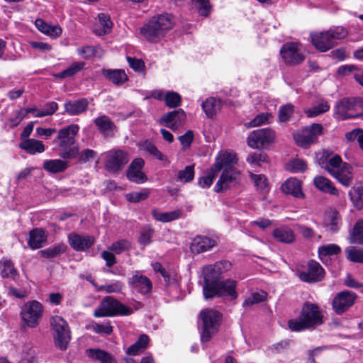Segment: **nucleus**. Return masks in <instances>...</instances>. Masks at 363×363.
Segmentation results:
<instances>
[{
    "instance_id": "41",
    "label": "nucleus",
    "mask_w": 363,
    "mask_h": 363,
    "mask_svg": "<svg viewBox=\"0 0 363 363\" xmlns=\"http://www.w3.org/2000/svg\"><path fill=\"white\" fill-rule=\"evenodd\" d=\"M1 274L3 278H11L16 280L18 277V273L14 267V264L11 259L4 258L0 262Z\"/></svg>"
},
{
    "instance_id": "6",
    "label": "nucleus",
    "mask_w": 363,
    "mask_h": 363,
    "mask_svg": "<svg viewBox=\"0 0 363 363\" xmlns=\"http://www.w3.org/2000/svg\"><path fill=\"white\" fill-rule=\"evenodd\" d=\"M200 317L202 322L201 341L207 342L218 332L221 315L218 311L206 309L201 312Z\"/></svg>"
},
{
    "instance_id": "28",
    "label": "nucleus",
    "mask_w": 363,
    "mask_h": 363,
    "mask_svg": "<svg viewBox=\"0 0 363 363\" xmlns=\"http://www.w3.org/2000/svg\"><path fill=\"white\" fill-rule=\"evenodd\" d=\"M335 172L332 173L330 175L335 178L340 184L345 186H349L352 180V173L351 166L345 162L341 164Z\"/></svg>"
},
{
    "instance_id": "32",
    "label": "nucleus",
    "mask_w": 363,
    "mask_h": 363,
    "mask_svg": "<svg viewBox=\"0 0 363 363\" xmlns=\"http://www.w3.org/2000/svg\"><path fill=\"white\" fill-rule=\"evenodd\" d=\"M35 26L39 31L52 38L60 36L62 32L60 26L49 25L41 18H38L35 21Z\"/></svg>"
},
{
    "instance_id": "60",
    "label": "nucleus",
    "mask_w": 363,
    "mask_h": 363,
    "mask_svg": "<svg viewBox=\"0 0 363 363\" xmlns=\"http://www.w3.org/2000/svg\"><path fill=\"white\" fill-rule=\"evenodd\" d=\"M149 191L143 189L142 191H133L125 194V199L129 202L137 203L145 200L149 196Z\"/></svg>"
},
{
    "instance_id": "47",
    "label": "nucleus",
    "mask_w": 363,
    "mask_h": 363,
    "mask_svg": "<svg viewBox=\"0 0 363 363\" xmlns=\"http://www.w3.org/2000/svg\"><path fill=\"white\" fill-rule=\"evenodd\" d=\"M330 109V105L328 102L321 99L318 101L317 105L313 106L311 108L306 109L305 111V113L308 118H313L318 116H320L326 112H328Z\"/></svg>"
},
{
    "instance_id": "7",
    "label": "nucleus",
    "mask_w": 363,
    "mask_h": 363,
    "mask_svg": "<svg viewBox=\"0 0 363 363\" xmlns=\"http://www.w3.org/2000/svg\"><path fill=\"white\" fill-rule=\"evenodd\" d=\"M43 306L38 301H29L23 304L21 308L20 316L22 320V327L35 328L43 317Z\"/></svg>"
},
{
    "instance_id": "23",
    "label": "nucleus",
    "mask_w": 363,
    "mask_h": 363,
    "mask_svg": "<svg viewBox=\"0 0 363 363\" xmlns=\"http://www.w3.org/2000/svg\"><path fill=\"white\" fill-rule=\"evenodd\" d=\"M79 130V127L77 124H71L65 128L60 129L55 140L58 141V146L62 144L74 145L75 143V137Z\"/></svg>"
},
{
    "instance_id": "8",
    "label": "nucleus",
    "mask_w": 363,
    "mask_h": 363,
    "mask_svg": "<svg viewBox=\"0 0 363 363\" xmlns=\"http://www.w3.org/2000/svg\"><path fill=\"white\" fill-rule=\"evenodd\" d=\"M50 323L54 331L55 345L61 350H65L71 339L68 323L60 315L52 316L50 318Z\"/></svg>"
},
{
    "instance_id": "3",
    "label": "nucleus",
    "mask_w": 363,
    "mask_h": 363,
    "mask_svg": "<svg viewBox=\"0 0 363 363\" xmlns=\"http://www.w3.org/2000/svg\"><path fill=\"white\" fill-rule=\"evenodd\" d=\"M174 23V18L171 14H160L153 16L143 25L140 32L147 41L155 43L164 36L167 30L172 28Z\"/></svg>"
},
{
    "instance_id": "17",
    "label": "nucleus",
    "mask_w": 363,
    "mask_h": 363,
    "mask_svg": "<svg viewBox=\"0 0 363 363\" xmlns=\"http://www.w3.org/2000/svg\"><path fill=\"white\" fill-rule=\"evenodd\" d=\"M324 269L321 265L314 260L308 262L307 269L299 272L298 277L305 282L312 283L320 281L324 276Z\"/></svg>"
},
{
    "instance_id": "33",
    "label": "nucleus",
    "mask_w": 363,
    "mask_h": 363,
    "mask_svg": "<svg viewBox=\"0 0 363 363\" xmlns=\"http://www.w3.org/2000/svg\"><path fill=\"white\" fill-rule=\"evenodd\" d=\"M19 147L30 155L42 153L45 150L43 142L35 139H28L21 141Z\"/></svg>"
},
{
    "instance_id": "57",
    "label": "nucleus",
    "mask_w": 363,
    "mask_h": 363,
    "mask_svg": "<svg viewBox=\"0 0 363 363\" xmlns=\"http://www.w3.org/2000/svg\"><path fill=\"white\" fill-rule=\"evenodd\" d=\"M347 258L357 263H363V249L355 247H350L346 250Z\"/></svg>"
},
{
    "instance_id": "24",
    "label": "nucleus",
    "mask_w": 363,
    "mask_h": 363,
    "mask_svg": "<svg viewBox=\"0 0 363 363\" xmlns=\"http://www.w3.org/2000/svg\"><path fill=\"white\" fill-rule=\"evenodd\" d=\"M311 43L320 52H325L334 47L328 31L311 34Z\"/></svg>"
},
{
    "instance_id": "20",
    "label": "nucleus",
    "mask_w": 363,
    "mask_h": 363,
    "mask_svg": "<svg viewBox=\"0 0 363 363\" xmlns=\"http://www.w3.org/2000/svg\"><path fill=\"white\" fill-rule=\"evenodd\" d=\"M185 119L186 113L180 108L163 115L160 119V123L175 131Z\"/></svg>"
},
{
    "instance_id": "54",
    "label": "nucleus",
    "mask_w": 363,
    "mask_h": 363,
    "mask_svg": "<svg viewBox=\"0 0 363 363\" xmlns=\"http://www.w3.org/2000/svg\"><path fill=\"white\" fill-rule=\"evenodd\" d=\"M351 242L363 245V220H358L351 233Z\"/></svg>"
},
{
    "instance_id": "22",
    "label": "nucleus",
    "mask_w": 363,
    "mask_h": 363,
    "mask_svg": "<svg viewBox=\"0 0 363 363\" xmlns=\"http://www.w3.org/2000/svg\"><path fill=\"white\" fill-rule=\"evenodd\" d=\"M217 245V240L204 235H198L191 240V252L200 254L210 250Z\"/></svg>"
},
{
    "instance_id": "31",
    "label": "nucleus",
    "mask_w": 363,
    "mask_h": 363,
    "mask_svg": "<svg viewBox=\"0 0 363 363\" xmlns=\"http://www.w3.org/2000/svg\"><path fill=\"white\" fill-rule=\"evenodd\" d=\"M236 155L233 152H225L216 157L213 164L216 171L220 172L223 167H231L232 164L237 163Z\"/></svg>"
},
{
    "instance_id": "21",
    "label": "nucleus",
    "mask_w": 363,
    "mask_h": 363,
    "mask_svg": "<svg viewBox=\"0 0 363 363\" xmlns=\"http://www.w3.org/2000/svg\"><path fill=\"white\" fill-rule=\"evenodd\" d=\"M68 242L74 250L82 252L90 248L94 244L95 239L91 235L72 233L68 235Z\"/></svg>"
},
{
    "instance_id": "30",
    "label": "nucleus",
    "mask_w": 363,
    "mask_h": 363,
    "mask_svg": "<svg viewBox=\"0 0 363 363\" xmlns=\"http://www.w3.org/2000/svg\"><path fill=\"white\" fill-rule=\"evenodd\" d=\"M272 235L277 241L285 244H291L296 240L294 232L287 226L275 228L273 230Z\"/></svg>"
},
{
    "instance_id": "18",
    "label": "nucleus",
    "mask_w": 363,
    "mask_h": 363,
    "mask_svg": "<svg viewBox=\"0 0 363 363\" xmlns=\"http://www.w3.org/2000/svg\"><path fill=\"white\" fill-rule=\"evenodd\" d=\"M145 165V161L142 158H135L130 164L126 176L129 181L137 184H143L147 180V177L142 171Z\"/></svg>"
},
{
    "instance_id": "56",
    "label": "nucleus",
    "mask_w": 363,
    "mask_h": 363,
    "mask_svg": "<svg viewBox=\"0 0 363 363\" xmlns=\"http://www.w3.org/2000/svg\"><path fill=\"white\" fill-rule=\"evenodd\" d=\"M218 171L213 166L206 173V175L199 178L198 181L199 185L202 188H208L213 184V180L216 179Z\"/></svg>"
},
{
    "instance_id": "42",
    "label": "nucleus",
    "mask_w": 363,
    "mask_h": 363,
    "mask_svg": "<svg viewBox=\"0 0 363 363\" xmlns=\"http://www.w3.org/2000/svg\"><path fill=\"white\" fill-rule=\"evenodd\" d=\"M202 108L208 118H212L220 108V101L213 97H210L201 104Z\"/></svg>"
},
{
    "instance_id": "51",
    "label": "nucleus",
    "mask_w": 363,
    "mask_h": 363,
    "mask_svg": "<svg viewBox=\"0 0 363 363\" xmlns=\"http://www.w3.org/2000/svg\"><path fill=\"white\" fill-rule=\"evenodd\" d=\"M326 225L328 229L333 233H335L339 230L341 225V218L337 211H331L328 213Z\"/></svg>"
},
{
    "instance_id": "5",
    "label": "nucleus",
    "mask_w": 363,
    "mask_h": 363,
    "mask_svg": "<svg viewBox=\"0 0 363 363\" xmlns=\"http://www.w3.org/2000/svg\"><path fill=\"white\" fill-rule=\"evenodd\" d=\"M133 310L111 296L102 299L99 306L94 311L95 317H113L116 315H129Z\"/></svg>"
},
{
    "instance_id": "58",
    "label": "nucleus",
    "mask_w": 363,
    "mask_h": 363,
    "mask_svg": "<svg viewBox=\"0 0 363 363\" xmlns=\"http://www.w3.org/2000/svg\"><path fill=\"white\" fill-rule=\"evenodd\" d=\"M165 104L167 107L173 108L179 106L182 102L181 96L174 91H167L164 96Z\"/></svg>"
},
{
    "instance_id": "37",
    "label": "nucleus",
    "mask_w": 363,
    "mask_h": 363,
    "mask_svg": "<svg viewBox=\"0 0 363 363\" xmlns=\"http://www.w3.org/2000/svg\"><path fill=\"white\" fill-rule=\"evenodd\" d=\"M43 169L51 174L63 172L68 167L67 162L60 159L48 160L43 162Z\"/></svg>"
},
{
    "instance_id": "59",
    "label": "nucleus",
    "mask_w": 363,
    "mask_h": 363,
    "mask_svg": "<svg viewBox=\"0 0 363 363\" xmlns=\"http://www.w3.org/2000/svg\"><path fill=\"white\" fill-rule=\"evenodd\" d=\"M341 251L340 247L336 244L325 245L318 248L320 256L336 255Z\"/></svg>"
},
{
    "instance_id": "43",
    "label": "nucleus",
    "mask_w": 363,
    "mask_h": 363,
    "mask_svg": "<svg viewBox=\"0 0 363 363\" xmlns=\"http://www.w3.org/2000/svg\"><path fill=\"white\" fill-rule=\"evenodd\" d=\"M85 66V63L84 62H75L71 64L67 69L63 70L60 73H57L53 74L55 78L58 79H65L67 77H71L81 70L84 69Z\"/></svg>"
},
{
    "instance_id": "52",
    "label": "nucleus",
    "mask_w": 363,
    "mask_h": 363,
    "mask_svg": "<svg viewBox=\"0 0 363 363\" xmlns=\"http://www.w3.org/2000/svg\"><path fill=\"white\" fill-rule=\"evenodd\" d=\"M250 177L254 182L257 191L261 192H267L268 191V182L264 175L250 172Z\"/></svg>"
},
{
    "instance_id": "9",
    "label": "nucleus",
    "mask_w": 363,
    "mask_h": 363,
    "mask_svg": "<svg viewBox=\"0 0 363 363\" xmlns=\"http://www.w3.org/2000/svg\"><path fill=\"white\" fill-rule=\"evenodd\" d=\"M280 55L284 63L289 66H297L306 58L301 44L296 42H287L280 49Z\"/></svg>"
},
{
    "instance_id": "35",
    "label": "nucleus",
    "mask_w": 363,
    "mask_h": 363,
    "mask_svg": "<svg viewBox=\"0 0 363 363\" xmlns=\"http://www.w3.org/2000/svg\"><path fill=\"white\" fill-rule=\"evenodd\" d=\"M47 240L45 230L35 228L30 231L28 244L31 249H39Z\"/></svg>"
},
{
    "instance_id": "12",
    "label": "nucleus",
    "mask_w": 363,
    "mask_h": 363,
    "mask_svg": "<svg viewBox=\"0 0 363 363\" xmlns=\"http://www.w3.org/2000/svg\"><path fill=\"white\" fill-rule=\"evenodd\" d=\"M241 180V174L239 170L233 167H225L219 179L214 186V191L222 192L230 188L238 186Z\"/></svg>"
},
{
    "instance_id": "26",
    "label": "nucleus",
    "mask_w": 363,
    "mask_h": 363,
    "mask_svg": "<svg viewBox=\"0 0 363 363\" xmlns=\"http://www.w3.org/2000/svg\"><path fill=\"white\" fill-rule=\"evenodd\" d=\"M94 123L105 138H111L114 135L116 125L107 116L103 115L97 117L94 119Z\"/></svg>"
},
{
    "instance_id": "34",
    "label": "nucleus",
    "mask_w": 363,
    "mask_h": 363,
    "mask_svg": "<svg viewBox=\"0 0 363 363\" xmlns=\"http://www.w3.org/2000/svg\"><path fill=\"white\" fill-rule=\"evenodd\" d=\"M86 353L89 358L100 363H117L112 354L103 350L88 349Z\"/></svg>"
},
{
    "instance_id": "46",
    "label": "nucleus",
    "mask_w": 363,
    "mask_h": 363,
    "mask_svg": "<svg viewBox=\"0 0 363 363\" xmlns=\"http://www.w3.org/2000/svg\"><path fill=\"white\" fill-rule=\"evenodd\" d=\"M349 194L354 206L357 209L362 208L363 206V185L362 184H356L351 189Z\"/></svg>"
},
{
    "instance_id": "64",
    "label": "nucleus",
    "mask_w": 363,
    "mask_h": 363,
    "mask_svg": "<svg viewBox=\"0 0 363 363\" xmlns=\"http://www.w3.org/2000/svg\"><path fill=\"white\" fill-rule=\"evenodd\" d=\"M294 113V106L291 104L282 106L279 111V118L281 122L289 121Z\"/></svg>"
},
{
    "instance_id": "50",
    "label": "nucleus",
    "mask_w": 363,
    "mask_h": 363,
    "mask_svg": "<svg viewBox=\"0 0 363 363\" xmlns=\"http://www.w3.org/2000/svg\"><path fill=\"white\" fill-rule=\"evenodd\" d=\"M327 31L334 46L337 45L338 40L344 39L348 35L347 30L342 26L332 27Z\"/></svg>"
},
{
    "instance_id": "40",
    "label": "nucleus",
    "mask_w": 363,
    "mask_h": 363,
    "mask_svg": "<svg viewBox=\"0 0 363 363\" xmlns=\"http://www.w3.org/2000/svg\"><path fill=\"white\" fill-rule=\"evenodd\" d=\"M149 340V337L147 335H141L138 340L127 349L126 354L128 355L139 354L147 347Z\"/></svg>"
},
{
    "instance_id": "10",
    "label": "nucleus",
    "mask_w": 363,
    "mask_h": 363,
    "mask_svg": "<svg viewBox=\"0 0 363 363\" xmlns=\"http://www.w3.org/2000/svg\"><path fill=\"white\" fill-rule=\"evenodd\" d=\"M358 98H342L334 107V117L337 120H346L358 117Z\"/></svg>"
},
{
    "instance_id": "55",
    "label": "nucleus",
    "mask_w": 363,
    "mask_h": 363,
    "mask_svg": "<svg viewBox=\"0 0 363 363\" xmlns=\"http://www.w3.org/2000/svg\"><path fill=\"white\" fill-rule=\"evenodd\" d=\"M194 178V165H188L177 173V180L182 183L191 182Z\"/></svg>"
},
{
    "instance_id": "15",
    "label": "nucleus",
    "mask_w": 363,
    "mask_h": 363,
    "mask_svg": "<svg viewBox=\"0 0 363 363\" xmlns=\"http://www.w3.org/2000/svg\"><path fill=\"white\" fill-rule=\"evenodd\" d=\"M357 296L350 291H342L337 293L332 301L333 311L338 315H341L347 311L354 303Z\"/></svg>"
},
{
    "instance_id": "44",
    "label": "nucleus",
    "mask_w": 363,
    "mask_h": 363,
    "mask_svg": "<svg viewBox=\"0 0 363 363\" xmlns=\"http://www.w3.org/2000/svg\"><path fill=\"white\" fill-rule=\"evenodd\" d=\"M100 28H95L94 33L97 35H103L111 32L112 28V22L110 17L104 13H99L98 15Z\"/></svg>"
},
{
    "instance_id": "38",
    "label": "nucleus",
    "mask_w": 363,
    "mask_h": 363,
    "mask_svg": "<svg viewBox=\"0 0 363 363\" xmlns=\"http://www.w3.org/2000/svg\"><path fill=\"white\" fill-rule=\"evenodd\" d=\"M315 186L320 191L329 193L333 195H337L338 191L333 186V183L328 178L323 176H316L313 179Z\"/></svg>"
},
{
    "instance_id": "25",
    "label": "nucleus",
    "mask_w": 363,
    "mask_h": 363,
    "mask_svg": "<svg viewBox=\"0 0 363 363\" xmlns=\"http://www.w3.org/2000/svg\"><path fill=\"white\" fill-rule=\"evenodd\" d=\"M281 191L286 194H290L295 198L304 199L305 194L302 191V182L294 177L286 179L281 186Z\"/></svg>"
},
{
    "instance_id": "36",
    "label": "nucleus",
    "mask_w": 363,
    "mask_h": 363,
    "mask_svg": "<svg viewBox=\"0 0 363 363\" xmlns=\"http://www.w3.org/2000/svg\"><path fill=\"white\" fill-rule=\"evenodd\" d=\"M152 215L156 220L167 223L180 218L182 216V211L181 209H177L169 212H160L157 209H153L152 211Z\"/></svg>"
},
{
    "instance_id": "16",
    "label": "nucleus",
    "mask_w": 363,
    "mask_h": 363,
    "mask_svg": "<svg viewBox=\"0 0 363 363\" xmlns=\"http://www.w3.org/2000/svg\"><path fill=\"white\" fill-rule=\"evenodd\" d=\"M317 160L318 164L330 174L335 173V171L344 163L340 155H335L328 150H323Z\"/></svg>"
},
{
    "instance_id": "49",
    "label": "nucleus",
    "mask_w": 363,
    "mask_h": 363,
    "mask_svg": "<svg viewBox=\"0 0 363 363\" xmlns=\"http://www.w3.org/2000/svg\"><path fill=\"white\" fill-rule=\"evenodd\" d=\"M306 168V162L298 158L291 160L285 165V169L291 173L303 172Z\"/></svg>"
},
{
    "instance_id": "4",
    "label": "nucleus",
    "mask_w": 363,
    "mask_h": 363,
    "mask_svg": "<svg viewBox=\"0 0 363 363\" xmlns=\"http://www.w3.org/2000/svg\"><path fill=\"white\" fill-rule=\"evenodd\" d=\"M104 169L111 174L121 172L130 160L129 152L123 149L113 148L103 155Z\"/></svg>"
},
{
    "instance_id": "11",
    "label": "nucleus",
    "mask_w": 363,
    "mask_h": 363,
    "mask_svg": "<svg viewBox=\"0 0 363 363\" xmlns=\"http://www.w3.org/2000/svg\"><path fill=\"white\" fill-rule=\"evenodd\" d=\"M323 130L321 124L313 123L295 133L294 138L298 145L307 148L318 141V137L323 134Z\"/></svg>"
},
{
    "instance_id": "14",
    "label": "nucleus",
    "mask_w": 363,
    "mask_h": 363,
    "mask_svg": "<svg viewBox=\"0 0 363 363\" xmlns=\"http://www.w3.org/2000/svg\"><path fill=\"white\" fill-rule=\"evenodd\" d=\"M275 138L274 132L269 128L257 129L247 138V145L253 148H260L272 143Z\"/></svg>"
},
{
    "instance_id": "39",
    "label": "nucleus",
    "mask_w": 363,
    "mask_h": 363,
    "mask_svg": "<svg viewBox=\"0 0 363 363\" xmlns=\"http://www.w3.org/2000/svg\"><path fill=\"white\" fill-rule=\"evenodd\" d=\"M102 74L106 79L116 85H120L128 80V77L122 69H103Z\"/></svg>"
},
{
    "instance_id": "53",
    "label": "nucleus",
    "mask_w": 363,
    "mask_h": 363,
    "mask_svg": "<svg viewBox=\"0 0 363 363\" xmlns=\"http://www.w3.org/2000/svg\"><path fill=\"white\" fill-rule=\"evenodd\" d=\"M89 328L92 330L94 333L100 335H109L113 333V327L108 321L103 323L93 322L89 325Z\"/></svg>"
},
{
    "instance_id": "61",
    "label": "nucleus",
    "mask_w": 363,
    "mask_h": 363,
    "mask_svg": "<svg viewBox=\"0 0 363 363\" xmlns=\"http://www.w3.org/2000/svg\"><path fill=\"white\" fill-rule=\"evenodd\" d=\"M130 248V243L126 240H120L114 242L108 247V250L116 253L121 254L128 251Z\"/></svg>"
},
{
    "instance_id": "29",
    "label": "nucleus",
    "mask_w": 363,
    "mask_h": 363,
    "mask_svg": "<svg viewBox=\"0 0 363 363\" xmlns=\"http://www.w3.org/2000/svg\"><path fill=\"white\" fill-rule=\"evenodd\" d=\"M89 105L86 99L83 98L79 100L67 101L65 103L64 106L65 111L71 116H77L84 112Z\"/></svg>"
},
{
    "instance_id": "48",
    "label": "nucleus",
    "mask_w": 363,
    "mask_h": 363,
    "mask_svg": "<svg viewBox=\"0 0 363 363\" xmlns=\"http://www.w3.org/2000/svg\"><path fill=\"white\" fill-rule=\"evenodd\" d=\"M66 248L67 247L65 244L60 243L55 245L52 247L40 250L39 254L43 257L51 259L64 253L66 250Z\"/></svg>"
},
{
    "instance_id": "2",
    "label": "nucleus",
    "mask_w": 363,
    "mask_h": 363,
    "mask_svg": "<svg viewBox=\"0 0 363 363\" xmlns=\"http://www.w3.org/2000/svg\"><path fill=\"white\" fill-rule=\"evenodd\" d=\"M323 323V314L320 307L315 303L306 302L300 315L288 321L289 328L294 332L314 329Z\"/></svg>"
},
{
    "instance_id": "63",
    "label": "nucleus",
    "mask_w": 363,
    "mask_h": 363,
    "mask_svg": "<svg viewBox=\"0 0 363 363\" xmlns=\"http://www.w3.org/2000/svg\"><path fill=\"white\" fill-rule=\"evenodd\" d=\"M267 296V294L261 291L260 292L253 293L243 302V306H250L258 303L263 301Z\"/></svg>"
},
{
    "instance_id": "19",
    "label": "nucleus",
    "mask_w": 363,
    "mask_h": 363,
    "mask_svg": "<svg viewBox=\"0 0 363 363\" xmlns=\"http://www.w3.org/2000/svg\"><path fill=\"white\" fill-rule=\"evenodd\" d=\"M128 282L130 287L133 291L143 295L150 293L152 288L151 281L138 271H136L134 274L129 278Z\"/></svg>"
},
{
    "instance_id": "13",
    "label": "nucleus",
    "mask_w": 363,
    "mask_h": 363,
    "mask_svg": "<svg viewBox=\"0 0 363 363\" xmlns=\"http://www.w3.org/2000/svg\"><path fill=\"white\" fill-rule=\"evenodd\" d=\"M152 267L156 273H159L163 277L165 286L169 290V294L173 297H178L180 287L177 273L172 269H166L160 262L152 263Z\"/></svg>"
},
{
    "instance_id": "27",
    "label": "nucleus",
    "mask_w": 363,
    "mask_h": 363,
    "mask_svg": "<svg viewBox=\"0 0 363 363\" xmlns=\"http://www.w3.org/2000/svg\"><path fill=\"white\" fill-rule=\"evenodd\" d=\"M335 172L332 173L330 175L335 178L340 184L345 186H349L352 180V173L351 166L345 162L341 164Z\"/></svg>"
},
{
    "instance_id": "45",
    "label": "nucleus",
    "mask_w": 363,
    "mask_h": 363,
    "mask_svg": "<svg viewBox=\"0 0 363 363\" xmlns=\"http://www.w3.org/2000/svg\"><path fill=\"white\" fill-rule=\"evenodd\" d=\"M79 155L77 142L74 145L62 144L59 146V156L65 160L75 158Z\"/></svg>"
},
{
    "instance_id": "1",
    "label": "nucleus",
    "mask_w": 363,
    "mask_h": 363,
    "mask_svg": "<svg viewBox=\"0 0 363 363\" xmlns=\"http://www.w3.org/2000/svg\"><path fill=\"white\" fill-rule=\"evenodd\" d=\"M210 267L211 265H207L203 268L204 277L203 293L205 298L208 299L214 296H230L232 299L237 298L236 281L232 279L220 281L221 277L220 274L217 272L209 270Z\"/></svg>"
},
{
    "instance_id": "62",
    "label": "nucleus",
    "mask_w": 363,
    "mask_h": 363,
    "mask_svg": "<svg viewBox=\"0 0 363 363\" xmlns=\"http://www.w3.org/2000/svg\"><path fill=\"white\" fill-rule=\"evenodd\" d=\"M58 108V105L55 101H50L45 104L42 110L37 112L36 117H44L47 116L52 115L56 112Z\"/></svg>"
}]
</instances>
